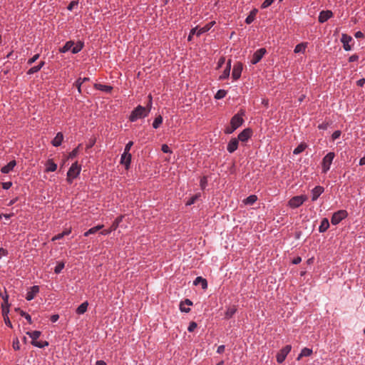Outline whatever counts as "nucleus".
<instances>
[{
	"label": "nucleus",
	"mask_w": 365,
	"mask_h": 365,
	"mask_svg": "<svg viewBox=\"0 0 365 365\" xmlns=\"http://www.w3.org/2000/svg\"><path fill=\"white\" fill-rule=\"evenodd\" d=\"M150 113V108H145L142 106H137L131 113L129 120L135 122L138 119L145 118Z\"/></svg>",
	"instance_id": "nucleus-1"
},
{
	"label": "nucleus",
	"mask_w": 365,
	"mask_h": 365,
	"mask_svg": "<svg viewBox=\"0 0 365 365\" xmlns=\"http://www.w3.org/2000/svg\"><path fill=\"white\" fill-rule=\"evenodd\" d=\"M81 170V167L78 164L77 162L72 164L71 168H69L67 173V178L66 180L69 184H71L73 180L76 178L80 174Z\"/></svg>",
	"instance_id": "nucleus-2"
},
{
	"label": "nucleus",
	"mask_w": 365,
	"mask_h": 365,
	"mask_svg": "<svg viewBox=\"0 0 365 365\" xmlns=\"http://www.w3.org/2000/svg\"><path fill=\"white\" fill-rule=\"evenodd\" d=\"M334 156V153L329 152L323 158L322 163V173H326L329 170Z\"/></svg>",
	"instance_id": "nucleus-3"
},
{
	"label": "nucleus",
	"mask_w": 365,
	"mask_h": 365,
	"mask_svg": "<svg viewBox=\"0 0 365 365\" xmlns=\"http://www.w3.org/2000/svg\"><path fill=\"white\" fill-rule=\"evenodd\" d=\"M307 200V197L306 195L294 196L289 200L288 205L292 208H297L302 205Z\"/></svg>",
	"instance_id": "nucleus-4"
},
{
	"label": "nucleus",
	"mask_w": 365,
	"mask_h": 365,
	"mask_svg": "<svg viewBox=\"0 0 365 365\" xmlns=\"http://www.w3.org/2000/svg\"><path fill=\"white\" fill-rule=\"evenodd\" d=\"M347 216V212L346 210H339L334 213L331 217V222L333 225L339 224L343 219H344Z\"/></svg>",
	"instance_id": "nucleus-5"
},
{
	"label": "nucleus",
	"mask_w": 365,
	"mask_h": 365,
	"mask_svg": "<svg viewBox=\"0 0 365 365\" xmlns=\"http://www.w3.org/2000/svg\"><path fill=\"white\" fill-rule=\"evenodd\" d=\"M291 349V345H287L284 347H283L277 354V362L282 363L285 360L287 354L290 352Z\"/></svg>",
	"instance_id": "nucleus-6"
},
{
	"label": "nucleus",
	"mask_w": 365,
	"mask_h": 365,
	"mask_svg": "<svg viewBox=\"0 0 365 365\" xmlns=\"http://www.w3.org/2000/svg\"><path fill=\"white\" fill-rule=\"evenodd\" d=\"M243 115V111H241L240 113H238L236 115H235L230 120L231 125L234 126L236 129L241 126L244 122V120L242 118Z\"/></svg>",
	"instance_id": "nucleus-7"
},
{
	"label": "nucleus",
	"mask_w": 365,
	"mask_h": 365,
	"mask_svg": "<svg viewBox=\"0 0 365 365\" xmlns=\"http://www.w3.org/2000/svg\"><path fill=\"white\" fill-rule=\"evenodd\" d=\"M123 218V216H119L118 217L115 221L113 222V224L110 225V227L109 229H107V230H103L101 232V235H109L111 232L115 230L120 222L122 221Z\"/></svg>",
	"instance_id": "nucleus-8"
},
{
	"label": "nucleus",
	"mask_w": 365,
	"mask_h": 365,
	"mask_svg": "<svg viewBox=\"0 0 365 365\" xmlns=\"http://www.w3.org/2000/svg\"><path fill=\"white\" fill-rule=\"evenodd\" d=\"M266 52V49L264 48L257 50L252 55L251 63L256 64L259 61H260V60L262 58Z\"/></svg>",
	"instance_id": "nucleus-9"
},
{
	"label": "nucleus",
	"mask_w": 365,
	"mask_h": 365,
	"mask_svg": "<svg viewBox=\"0 0 365 365\" xmlns=\"http://www.w3.org/2000/svg\"><path fill=\"white\" fill-rule=\"evenodd\" d=\"M242 71V64L240 62L236 63L232 69V77L234 80H237L241 76Z\"/></svg>",
	"instance_id": "nucleus-10"
},
{
	"label": "nucleus",
	"mask_w": 365,
	"mask_h": 365,
	"mask_svg": "<svg viewBox=\"0 0 365 365\" xmlns=\"http://www.w3.org/2000/svg\"><path fill=\"white\" fill-rule=\"evenodd\" d=\"M352 41V37L346 34H343L341 35V41L343 43V48L345 51H350L351 49V46L349 45V43Z\"/></svg>",
	"instance_id": "nucleus-11"
},
{
	"label": "nucleus",
	"mask_w": 365,
	"mask_h": 365,
	"mask_svg": "<svg viewBox=\"0 0 365 365\" xmlns=\"http://www.w3.org/2000/svg\"><path fill=\"white\" fill-rule=\"evenodd\" d=\"M252 135V130L250 128H246L243 130L239 135H238V140H240L242 142L247 141Z\"/></svg>",
	"instance_id": "nucleus-12"
},
{
	"label": "nucleus",
	"mask_w": 365,
	"mask_h": 365,
	"mask_svg": "<svg viewBox=\"0 0 365 365\" xmlns=\"http://www.w3.org/2000/svg\"><path fill=\"white\" fill-rule=\"evenodd\" d=\"M332 16H333V13L329 10L322 11L319 15V18H318L319 21L320 23H324L328 19H329L331 17H332Z\"/></svg>",
	"instance_id": "nucleus-13"
},
{
	"label": "nucleus",
	"mask_w": 365,
	"mask_h": 365,
	"mask_svg": "<svg viewBox=\"0 0 365 365\" xmlns=\"http://www.w3.org/2000/svg\"><path fill=\"white\" fill-rule=\"evenodd\" d=\"M38 292H39L38 286L35 285V286L31 287L30 288V290L28 291V292L26 294V299L28 301L32 300L36 297V295L38 293Z\"/></svg>",
	"instance_id": "nucleus-14"
},
{
	"label": "nucleus",
	"mask_w": 365,
	"mask_h": 365,
	"mask_svg": "<svg viewBox=\"0 0 365 365\" xmlns=\"http://www.w3.org/2000/svg\"><path fill=\"white\" fill-rule=\"evenodd\" d=\"M324 187L322 186H316L314 189L312 190V200L315 201L317 200V198L324 192Z\"/></svg>",
	"instance_id": "nucleus-15"
},
{
	"label": "nucleus",
	"mask_w": 365,
	"mask_h": 365,
	"mask_svg": "<svg viewBox=\"0 0 365 365\" xmlns=\"http://www.w3.org/2000/svg\"><path fill=\"white\" fill-rule=\"evenodd\" d=\"M238 140L237 138H232L229 142L227 149V151L230 153H234L238 147Z\"/></svg>",
	"instance_id": "nucleus-16"
},
{
	"label": "nucleus",
	"mask_w": 365,
	"mask_h": 365,
	"mask_svg": "<svg viewBox=\"0 0 365 365\" xmlns=\"http://www.w3.org/2000/svg\"><path fill=\"white\" fill-rule=\"evenodd\" d=\"M16 160H11L7 165L4 166L1 169V171L3 173L7 174L14 169V168L16 166Z\"/></svg>",
	"instance_id": "nucleus-17"
},
{
	"label": "nucleus",
	"mask_w": 365,
	"mask_h": 365,
	"mask_svg": "<svg viewBox=\"0 0 365 365\" xmlns=\"http://www.w3.org/2000/svg\"><path fill=\"white\" fill-rule=\"evenodd\" d=\"M215 24V21H210L202 28H198V31L197 33V36H200L207 31H208Z\"/></svg>",
	"instance_id": "nucleus-18"
},
{
	"label": "nucleus",
	"mask_w": 365,
	"mask_h": 365,
	"mask_svg": "<svg viewBox=\"0 0 365 365\" xmlns=\"http://www.w3.org/2000/svg\"><path fill=\"white\" fill-rule=\"evenodd\" d=\"M130 161H131V154L123 153V155H121L120 163L122 164L125 165L128 168L130 163Z\"/></svg>",
	"instance_id": "nucleus-19"
},
{
	"label": "nucleus",
	"mask_w": 365,
	"mask_h": 365,
	"mask_svg": "<svg viewBox=\"0 0 365 365\" xmlns=\"http://www.w3.org/2000/svg\"><path fill=\"white\" fill-rule=\"evenodd\" d=\"M63 140V135L61 133H58L52 140V145L55 147L59 146Z\"/></svg>",
	"instance_id": "nucleus-20"
},
{
	"label": "nucleus",
	"mask_w": 365,
	"mask_h": 365,
	"mask_svg": "<svg viewBox=\"0 0 365 365\" xmlns=\"http://www.w3.org/2000/svg\"><path fill=\"white\" fill-rule=\"evenodd\" d=\"M46 172H54L57 169V165L51 159L46 162Z\"/></svg>",
	"instance_id": "nucleus-21"
},
{
	"label": "nucleus",
	"mask_w": 365,
	"mask_h": 365,
	"mask_svg": "<svg viewBox=\"0 0 365 365\" xmlns=\"http://www.w3.org/2000/svg\"><path fill=\"white\" fill-rule=\"evenodd\" d=\"M195 285L200 284L202 286V288L205 289L207 287V280L202 277H197L194 281Z\"/></svg>",
	"instance_id": "nucleus-22"
},
{
	"label": "nucleus",
	"mask_w": 365,
	"mask_h": 365,
	"mask_svg": "<svg viewBox=\"0 0 365 365\" xmlns=\"http://www.w3.org/2000/svg\"><path fill=\"white\" fill-rule=\"evenodd\" d=\"M104 227L103 225H98L97 226H95L93 227H91V229H89L87 232H86L84 233V236L87 237L89 235H93V234H95L96 232H97L98 231L101 230L103 229V227Z\"/></svg>",
	"instance_id": "nucleus-23"
},
{
	"label": "nucleus",
	"mask_w": 365,
	"mask_h": 365,
	"mask_svg": "<svg viewBox=\"0 0 365 365\" xmlns=\"http://www.w3.org/2000/svg\"><path fill=\"white\" fill-rule=\"evenodd\" d=\"M329 227V220L327 218H324L322 222L321 225L319 227V231L320 232H324L327 230V229Z\"/></svg>",
	"instance_id": "nucleus-24"
},
{
	"label": "nucleus",
	"mask_w": 365,
	"mask_h": 365,
	"mask_svg": "<svg viewBox=\"0 0 365 365\" xmlns=\"http://www.w3.org/2000/svg\"><path fill=\"white\" fill-rule=\"evenodd\" d=\"M73 46V41H69L65 43V45L60 48L59 51L61 53H66L68 51H72V46Z\"/></svg>",
	"instance_id": "nucleus-25"
},
{
	"label": "nucleus",
	"mask_w": 365,
	"mask_h": 365,
	"mask_svg": "<svg viewBox=\"0 0 365 365\" xmlns=\"http://www.w3.org/2000/svg\"><path fill=\"white\" fill-rule=\"evenodd\" d=\"M257 13V9H253L252 11H251L250 14L245 19V23L247 24H250L251 23H252L255 19Z\"/></svg>",
	"instance_id": "nucleus-26"
},
{
	"label": "nucleus",
	"mask_w": 365,
	"mask_h": 365,
	"mask_svg": "<svg viewBox=\"0 0 365 365\" xmlns=\"http://www.w3.org/2000/svg\"><path fill=\"white\" fill-rule=\"evenodd\" d=\"M312 354V350L309 348H304L301 353L299 354L297 358V360H300L304 356H309Z\"/></svg>",
	"instance_id": "nucleus-27"
},
{
	"label": "nucleus",
	"mask_w": 365,
	"mask_h": 365,
	"mask_svg": "<svg viewBox=\"0 0 365 365\" xmlns=\"http://www.w3.org/2000/svg\"><path fill=\"white\" fill-rule=\"evenodd\" d=\"M88 306V303L85 302L82 303L76 309V313L78 314H83L87 311V308Z\"/></svg>",
	"instance_id": "nucleus-28"
},
{
	"label": "nucleus",
	"mask_w": 365,
	"mask_h": 365,
	"mask_svg": "<svg viewBox=\"0 0 365 365\" xmlns=\"http://www.w3.org/2000/svg\"><path fill=\"white\" fill-rule=\"evenodd\" d=\"M83 43L81 41H78L76 43H75L73 42V46H72V53H78L83 48Z\"/></svg>",
	"instance_id": "nucleus-29"
},
{
	"label": "nucleus",
	"mask_w": 365,
	"mask_h": 365,
	"mask_svg": "<svg viewBox=\"0 0 365 365\" xmlns=\"http://www.w3.org/2000/svg\"><path fill=\"white\" fill-rule=\"evenodd\" d=\"M237 309L235 306L230 307L227 308L226 312H225V318L230 319L231 318L236 312Z\"/></svg>",
	"instance_id": "nucleus-30"
},
{
	"label": "nucleus",
	"mask_w": 365,
	"mask_h": 365,
	"mask_svg": "<svg viewBox=\"0 0 365 365\" xmlns=\"http://www.w3.org/2000/svg\"><path fill=\"white\" fill-rule=\"evenodd\" d=\"M257 200V197L255 195H250L247 198L244 200V203L245 205H253Z\"/></svg>",
	"instance_id": "nucleus-31"
},
{
	"label": "nucleus",
	"mask_w": 365,
	"mask_h": 365,
	"mask_svg": "<svg viewBox=\"0 0 365 365\" xmlns=\"http://www.w3.org/2000/svg\"><path fill=\"white\" fill-rule=\"evenodd\" d=\"M307 48V43H301L297 44L294 48V53H304Z\"/></svg>",
	"instance_id": "nucleus-32"
},
{
	"label": "nucleus",
	"mask_w": 365,
	"mask_h": 365,
	"mask_svg": "<svg viewBox=\"0 0 365 365\" xmlns=\"http://www.w3.org/2000/svg\"><path fill=\"white\" fill-rule=\"evenodd\" d=\"M96 87L97 89L102 91L107 92V93L110 92L112 90V87L110 86H107V85L96 84Z\"/></svg>",
	"instance_id": "nucleus-33"
},
{
	"label": "nucleus",
	"mask_w": 365,
	"mask_h": 365,
	"mask_svg": "<svg viewBox=\"0 0 365 365\" xmlns=\"http://www.w3.org/2000/svg\"><path fill=\"white\" fill-rule=\"evenodd\" d=\"M162 123H163V117L161 115H158L154 120V121L153 123V127L155 129H157V128H158L160 126Z\"/></svg>",
	"instance_id": "nucleus-34"
},
{
	"label": "nucleus",
	"mask_w": 365,
	"mask_h": 365,
	"mask_svg": "<svg viewBox=\"0 0 365 365\" xmlns=\"http://www.w3.org/2000/svg\"><path fill=\"white\" fill-rule=\"evenodd\" d=\"M306 148H307V145L305 143H301L294 150L293 153L294 155H298V154L302 153L305 150Z\"/></svg>",
	"instance_id": "nucleus-35"
},
{
	"label": "nucleus",
	"mask_w": 365,
	"mask_h": 365,
	"mask_svg": "<svg viewBox=\"0 0 365 365\" xmlns=\"http://www.w3.org/2000/svg\"><path fill=\"white\" fill-rule=\"evenodd\" d=\"M26 334L32 339V341H36L41 336V331H28Z\"/></svg>",
	"instance_id": "nucleus-36"
},
{
	"label": "nucleus",
	"mask_w": 365,
	"mask_h": 365,
	"mask_svg": "<svg viewBox=\"0 0 365 365\" xmlns=\"http://www.w3.org/2000/svg\"><path fill=\"white\" fill-rule=\"evenodd\" d=\"M16 311H19V314L21 317H24L29 324H32V320H31V316L26 313L23 310H20V309H16Z\"/></svg>",
	"instance_id": "nucleus-37"
},
{
	"label": "nucleus",
	"mask_w": 365,
	"mask_h": 365,
	"mask_svg": "<svg viewBox=\"0 0 365 365\" xmlns=\"http://www.w3.org/2000/svg\"><path fill=\"white\" fill-rule=\"evenodd\" d=\"M230 67L226 66L222 74L220 76V79L223 80V79L227 78L230 76Z\"/></svg>",
	"instance_id": "nucleus-38"
},
{
	"label": "nucleus",
	"mask_w": 365,
	"mask_h": 365,
	"mask_svg": "<svg viewBox=\"0 0 365 365\" xmlns=\"http://www.w3.org/2000/svg\"><path fill=\"white\" fill-rule=\"evenodd\" d=\"M227 94V91L225 90H219L215 96V98L216 99H222Z\"/></svg>",
	"instance_id": "nucleus-39"
},
{
	"label": "nucleus",
	"mask_w": 365,
	"mask_h": 365,
	"mask_svg": "<svg viewBox=\"0 0 365 365\" xmlns=\"http://www.w3.org/2000/svg\"><path fill=\"white\" fill-rule=\"evenodd\" d=\"M64 268V263L62 262H60L58 263V264L56 266L54 269V272L56 274H59L62 269Z\"/></svg>",
	"instance_id": "nucleus-40"
},
{
	"label": "nucleus",
	"mask_w": 365,
	"mask_h": 365,
	"mask_svg": "<svg viewBox=\"0 0 365 365\" xmlns=\"http://www.w3.org/2000/svg\"><path fill=\"white\" fill-rule=\"evenodd\" d=\"M9 306L10 305L1 304L2 315L4 317H8V313L9 312Z\"/></svg>",
	"instance_id": "nucleus-41"
},
{
	"label": "nucleus",
	"mask_w": 365,
	"mask_h": 365,
	"mask_svg": "<svg viewBox=\"0 0 365 365\" xmlns=\"http://www.w3.org/2000/svg\"><path fill=\"white\" fill-rule=\"evenodd\" d=\"M200 197L199 195H195L194 196H192V197H190V199L186 202V205H191L192 204H194L196 200H197V198Z\"/></svg>",
	"instance_id": "nucleus-42"
},
{
	"label": "nucleus",
	"mask_w": 365,
	"mask_h": 365,
	"mask_svg": "<svg viewBox=\"0 0 365 365\" xmlns=\"http://www.w3.org/2000/svg\"><path fill=\"white\" fill-rule=\"evenodd\" d=\"M41 69L39 68V67H38L37 66H35L34 67H31L28 71H27V74L28 75H31V74H34L36 72H38V71H40Z\"/></svg>",
	"instance_id": "nucleus-43"
},
{
	"label": "nucleus",
	"mask_w": 365,
	"mask_h": 365,
	"mask_svg": "<svg viewBox=\"0 0 365 365\" xmlns=\"http://www.w3.org/2000/svg\"><path fill=\"white\" fill-rule=\"evenodd\" d=\"M197 326V325L196 322H191L187 328L188 331H190V332L193 331L196 329Z\"/></svg>",
	"instance_id": "nucleus-44"
},
{
	"label": "nucleus",
	"mask_w": 365,
	"mask_h": 365,
	"mask_svg": "<svg viewBox=\"0 0 365 365\" xmlns=\"http://www.w3.org/2000/svg\"><path fill=\"white\" fill-rule=\"evenodd\" d=\"M236 130V128L231 125V124L227 126L225 130V133H227V134H231L235 130Z\"/></svg>",
	"instance_id": "nucleus-45"
},
{
	"label": "nucleus",
	"mask_w": 365,
	"mask_h": 365,
	"mask_svg": "<svg viewBox=\"0 0 365 365\" xmlns=\"http://www.w3.org/2000/svg\"><path fill=\"white\" fill-rule=\"evenodd\" d=\"M39 56H40V55L38 53L35 54L32 58H31L28 60L27 63L29 65H31L39 58Z\"/></svg>",
	"instance_id": "nucleus-46"
},
{
	"label": "nucleus",
	"mask_w": 365,
	"mask_h": 365,
	"mask_svg": "<svg viewBox=\"0 0 365 365\" xmlns=\"http://www.w3.org/2000/svg\"><path fill=\"white\" fill-rule=\"evenodd\" d=\"M274 0H264V1L262 3L261 7L262 9H266L269 7L272 3Z\"/></svg>",
	"instance_id": "nucleus-47"
},
{
	"label": "nucleus",
	"mask_w": 365,
	"mask_h": 365,
	"mask_svg": "<svg viewBox=\"0 0 365 365\" xmlns=\"http://www.w3.org/2000/svg\"><path fill=\"white\" fill-rule=\"evenodd\" d=\"M13 348L15 350H19L20 349V343H19L18 338H16L15 339H14Z\"/></svg>",
	"instance_id": "nucleus-48"
},
{
	"label": "nucleus",
	"mask_w": 365,
	"mask_h": 365,
	"mask_svg": "<svg viewBox=\"0 0 365 365\" xmlns=\"http://www.w3.org/2000/svg\"><path fill=\"white\" fill-rule=\"evenodd\" d=\"M180 309L181 312H185V313H187L190 311V309L189 307H185V303H180Z\"/></svg>",
	"instance_id": "nucleus-49"
},
{
	"label": "nucleus",
	"mask_w": 365,
	"mask_h": 365,
	"mask_svg": "<svg viewBox=\"0 0 365 365\" xmlns=\"http://www.w3.org/2000/svg\"><path fill=\"white\" fill-rule=\"evenodd\" d=\"M78 4V1H73L68 6V9L71 11L74 9L75 6H77Z\"/></svg>",
	"instance_id": "nucleus-50"
},
{
	"label": "nucleus",
	"mask_w": 365,
	"mask_h": 365,
	"mask_svg": "<svg viewBox=\"0 0 365 365\" xmlns=\"http://www.w3.org/2000/svg\"><path fill=\"white\" fill-rule=\"evenodd\" d=\"M78 153V148H75L68 155V158H75Z\"/></svg>",
	"instance_id": "nucleus-51"
},
{
	"label": "nucleus",
	"mask_w": 365,
	"mask_h": 365,
	"mask_svg": "<svg viewBox=\"0 0 365 365\" xmlns=\"http://www.w3.org/2000/svg\"><path fill=\"white\" fill-rule=\"evenodd\" d=\"M161 150L163 153H172L171 150L170 149L168 145L166 144H163L162 145Z\"/></svg>",
	"instance_id": "nucleus-52"
},
{
	"label": "nucleus",
	"mask_w": 365,
	"mask_h": 365,
	"mask_svg": "<svg viewBox=\"0 0 365 365\" xmlns=\"http://www.w3.org/2000/svg\"><path fill=\"white\" fill-rule=\"evenodd\" d=\"M133 141L128 142L125 147L124 153H129V151H130L131 147L133 146Z\"/></svg>",
	"instance_id": "nucleus-53"
},
{
	"label": "nucleus",
	"mask_w": 365,
	"mask_h": 365,
	"mask_svg": "<svg viewBox=\"0 0 365 365\" xmlns=\"http://www.w3.org/2000/svg\"><path fill=\"white\" fill-rule=\"evenodd\" d=\"M83 84V81H81V78H79L76 81V86L78 88V91L79 93L81 92V85Z\"/></svg>",
	"instance_id": "nucleus-54"
},
{
	"label": "nucleus",
	"mask_w": 365,
	"mask_h": 365,
	"mask_svg": "<svg viewBox=\"0 0 365 365\" xmlns=\"http://www.w3.org/2000/svg\"><path fill=\"white\" fill-rule=\"evenodd\" d=\"M207 178L206 177H202L201 179H200V186L202 187V189H205L206 185H207Z\"/></svg>",
	"instance_id": "nucleus-55"
},
{
	"label": "nucleus",
	"mask_w": 365,
	"mask_h": 365,
	"mask_svg": "<svg viewBox=\"0 0 365 365\" xmlns=\"http://www.w3.org/2000/svg\"><path fill=\"white\" fill-rule=\"evenodd\" d=\"M0 296L2 297V299L4 300V302L2 303V304L10 305L9 304V295L8 294H6L5 295H3L1 294V295H0Z\"/></svg>",
	"instance_id": "nucleus-56"
},
{
	"label": "nucleus",
	"mask_w": 365,
	"mask_h": 365,
	"mask_svg": "<svg viewBox=\"0 0 365 365\" xmlns=\"http://www.w3.org/2000/svg\"><path fill=\"white\" fill-rule=\"evenodd\" d=\"M340 135H341V131L336 130L333 133L331 138L333 140H336V139L339 138L340 137Z\"/></svg>",
	"instance_id": "nucleus-57"
},
{
	"label": "nucleus",
	"mask_w": 365,
	"mask_h": 365,
	"mask_svg": "<svg viewBox=\"0 0 365 365\" xmlns=\"http://www.w3.org/2000/svg\"><path fill=\"white\" fill-rule=\"evenodd\" d=\"M31 344L38 348H43L42 341H31Z\"/></svg>",
	"instance_id": "nucleus-58"
},
{
	"label": "nucleus",
	"mask_w": 365,
	"mask_h": 365,
	"mask_svg": "<svg viewBox=\"0 0 365 365\" xmlns=\"http://www.w3.org/2000/svg\"><path fill=\"white\" fill-rule=\"evenodd\" d=\"M12 185V182H3L2 183V187L4 189V190H8L9 189Z\"/></svg>",
	"instance_id": "nucleus-59"
},
{
	"label": "nucleus",
	"mask_w": 365,
	"mask_h": 365,
	"mask_svg": "<svg viewBox=\"0 0 365 365\" xmlns=\"http://www.w3.org/2000/svg\"><path fill=\"white\" fill-rule=\"evenodd\" d=\"M359 59V56L356 54L351 56L349 58V62H354Z\"/></svg>",
	"instance_id": "nucleus-60"
},
{
	"label": "nucleus",
	"mask_w": 365,
	"mask_h": 365,
	"mask_svg": "<svg viewBox=\"0 0 365 365\" xmlns=\"http://www.w3.org/2000/svg\"><path fill=\"white\" fill-rule=\"evenodd\" d=\"M4 319L5 324H6L7 326H9V327H12L11 322V321H10V319H9V317H4Z\"/></svg>",
	"instance_id": "nucleus-61"
},
{
	"label": "nucleus",
	"mask_w": 365,
	"mask_h": 365,
	"mask_svg": "<svg viewBox=\"0 0 365 365\" xmlns=\"http://www.w3.org/2000/svg\"><path fill=\"white\" fill-rule=\"evenodd\" d=\"M301 262H302V258H301L300 257H295V258L292 260V263H293V264H299Z\"/></svg>",
	"instance_id": "nucleus-62"
},
{
	"label": "nucleus",
	"mask_w": 365,
	"mask_h": 365,
	"mask_svg": "<svg viewBox=\"0 0 365 365\" xmlns=\"http://www.w3.org/2000/svg\"><path fill=\"white\" fill-rule=\"evenodd\" d=\"M59 319V315L58 314H53L51 317V321L52 322H56L58 321V319Z\"/></svg>",
	"instance_id": "nucleus-63"
},
{
	"label": "nucleus",
	"mask_w": 365,
	"mask_h": 365,
	"mask_svg": "<svg viewBox=\"0 0 365 365\" xmlns=\"http://www.w3.org/2000/svg\"><path fill=\"white\" fill-rule=\"evenodd\" d=\"M225 349V347L224 345H220V346H218V348L217 349V352L218 354H222V352H224Z\"/></svg>",
	"instance_id": "nucleus-64"
}]
</instances>
